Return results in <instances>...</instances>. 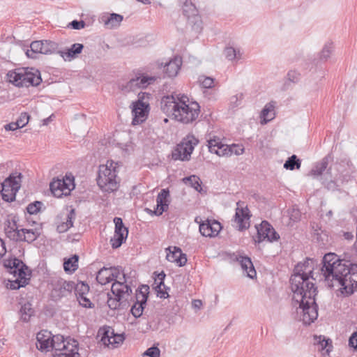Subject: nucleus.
Here are the masks:
<instances>
[{
	"instance_id": "obj_5",
	"label": "nucleus",
	"mask_w": 357,
	"mask_h": 357,
	"mask_svg": "<svg viewBox=\"0 0 357 357\" xmlns=\"http://www.w3.org/2000/svg\"><path fill=\"white\" fill-rule=\"evenodd\" d=\"M10 83L18 87L36 86L40 84V73L34 68H20L7 73Z\"/></svg>"
},
{
	"instance_id": "obj_13",
	"label": "nucleus",
	"mask_w": 357,
	"mask_h": 357,
	"mask_svg": "<svg viewBox=\"0 0 357 357\" xmlns=\"http://www.w3.org/2000/svg\"><path fill=\"white\" fill-rule=\"evenodd\" d=\"M199 140L193 135H188L183 142L178 145L175 153H173L174 160H180L182 161H188L190 155L198 144Z\"/></svg>"
},
{
	"instance_id": "obj_38",
	"label": "nucleus",
	"mask_w": 357,
	"mask_h": 357,
	"mask_svg": "<svg viewBox=\"0 0 357 357\" xmlns=\"http://www.w3.org/2000/svg\"><path fill=\"white\" fill-rule=\"evenodd\" d=\"M224 55L229 61L241 59V53L239 50H236L233 47H226L224 50Z\"/></svg>"
},
{
	"instance_id": "obj_61",
	"label": "nucleus",
	"mask_w": 357,
	"mask_h": 357,
	"mask_svg": "<svg viewBox=\"0 0 357 357\" xmlns=\"http://www.w3.org/2000/svg\"><path fill=\"white\" fill-rule=\"evenodd\" d=\"M114 222L115 224V229H128L126 227L123 225V220L121 218L115 217L114 218Z\"/></svg>"
},
{
	"instance_id": "obj_26",
	"label": "nucleus",
	"mask_w": 357,
	"mask_h": 357,
	"mask_svg": "<svg viewBox=\"0 0 357 357\" xmlns=\"http://www.w3.org/2000/svg\"><path fill=\"white\" fill-rule=\"evenodd\" d=\"M128 234V229H114V235L110 239V243L114 249L119 248L126 240Z\"/></svg>"
},
{
	"instance_id": "obj_44",
	"label": "nucleus",
	"mask_w": 357,
	"mask_h": 357,
	"mask_svg": "<svg viewBox=\"0 0 357 357\" xmlns=\"http://www.w3.org/2000/svg\"><path fill=\"white\" fill-rule=\"evenodd\" d=\"M137 79H138V88L139 89L146 88L155 80V77L144 75L137 77Z\"/></svg>"
},
{
	"instance_id": "obj_25",
	"label": "nucleus",
	"mask_w": 357,
	"mask_h": 357,
	"mask_svg": "<svg viewBox=\"0 0 357 357\" xmlns=\"http://www.w3.org/2000/svg\"><path fill=\"white\" fill-rule=\"evenodd\" d=\"M237 261L240 263L243 271L246 272L248 278L253 279L256 277L257 273L250 257L239 256L237 257Z\"/></svg>"
},
{
	"instance_id": "obj_24",
	"label": "nucleus",
	"mask_w": 357,
	"mask_h": 357,
	"mask_svg": "<svg viewBox=\"0 0 357 357\" xmlns=\"http://www.w3.org/2000/svg\"><path fill=\"white\" fill-rule=\"evenodd\" d=\"M84 48V45L80 43H74L66 51H58V54L65 60L71 61L77 57Z\"/></svg>"
},
{
	"instance_id": "obj_54",
	"label": "nucleus",
	"mask_w": 357,
	"mask_h": 357,
	"mask_svg": "<svg viewBox=\"0 0 357 357\" xmlns=\"http://www.w3.org/2000/svg\"><path fill=\"white\" fill-rule=\"evenodd\" d=\"M24 234H25L24 241H26L28 243H31V242L34 241L37 238V236H38V234H36L32 229H24Z\"/></svg>"
},
{
	"instance_id": "obj_51",
	"label": "nucleus",
	"mask_w": 357,
	"mask_h": 357,
	"mask_svg": "<svg viewBox=\"0 0 357 357\" xmlns=\"http://www.w3.org/2000/svg\"><path fill=\"white\" fill-rule=\"evenodd\" d=\"M202 87L205 89H211L213 86L214 79L211 77L200 76L199 78Z\"/></svg>"
},
{
	"instance_id": "obj_11",
	"label": "nucleus",
	"mask_w": 357,
	"mask_h": 357,
	"mask_svg": "<svg viewBox=\"0 0 357 357\" xmlns=\"http://www.w3.org/2000/svg\"><path fill=\"white\" fill-rule=\"evenodd\" d=\"M74 188V177L68 175L62 179L54 178L50 184L52 193L57 198H61L63 195H68Z\"/></svg>"
},
{
	"instance_id": "obj_7",
	"label": "nucleus",
	"mask_w": 357,
	"mask_h": 357,
	"mask_svg": "<svg viewBox=\"0 0 357 357\" xmlns=\"http://www.w3.org/2000/svg\"><path fill=\"white\" fill-rule=\"evenodd\" d=\"M97 183L102 191L108 193L117 190L119 181L117 179L116 163L107 161L106 165L100 166Z\"/></svg>"
},
{
	"instance_id": "obj_39",
	"label": "nucleus",
	"mask_w": 357,
	"mask_h": 357,
	"mask_svg": "<svg viewBox=\"0 0 357 357\" xmlns=\"http://www.w3.org/2000/svg\"><path fill=\"white\" fill-rule=\"evenodd\" d=\"M109 268H111V278H112V281L114 280V282H116V280L123 282V275H126L123 273V271L121 266H111ZM125 279L126 280V275H125Z\"/></svg>"
},
{
	"instance_id": "obj_10",
	"label": "nucleus",
	"mask_w": 357,
	"mask_h": 357,
	"mask_svg": "<svg viewBox=\"0 0 357 357\" xmlns=\"http://www.w3.org/2000/svg\"><path fill=\"white\" fill-rule=\"evenodd\" d=\"M21 178L20 173L16 176L10 175L1 183V194L5 202H12L15 199L16 193L21 187Z\"/></svg>"
},
{
	"instance_id": "obj_43",
	"label": "nucleus",
	"mask_w": 357,
	"mask_h": 357,
	"mask_svg": "<svg viewBox=\"0 0 357 357\" xmlns=\"http://www.w3.org/2000/svg\"><path fill=\"white\" fill-rule=\"evenodd\" d=\"M158 280H160L159 283L156 284L155 289L158 292V296H159L160 298H166L168 296V294L166 291H164L161 287L164 286V279L165 278V274L164 272H161L160 274L158 275Z\"/></svg>"
},
{
	"instance_id": "obj_23",
	"label": "nucleus",
	"mask_w": 357,
	"mask_h": 357,
	"mask_svg": "<svg viewBox=\"0 0 357 357\" xmlns=\"http://www.w3.org/2000/svg\"><path fill=\"white\" fill-rule=\"evenodd\" d=\"M182 64L181 58L175 56L164 65L163 63L158 64L160 68H163V72L168 77H175L181 68Z\"/></svg>"
},
{
	"instance_id": "obj_19",
	"label": "nucleus",
	"mask_w": 357,
	"mask_h": 357,
	"mask_svg": "<svg viewBox=\"0 0 357 357\" xmlns=\"http://www.w3.org/2000/svg\"><path fill=\"white\" fill-rule=\"evenodd\" d=\"M221 229L220 223L215 220H206L199 225V231L202 236L206 237H215Z\"/></svg>"
},
{
	"instance_id": "obj_52",
	"label": "nucleus",
	"mask_w": 357,
	"mask_h": 357,
	"mask_svg": "<svg viewBox=\"0 0 357 357\" xmlns=\"http://www.w3.org/2000/svg\"><path fill=\"white\" fill-rule=\"evenodd\" d=\"M77 300L79 302V305L85 308L94 307V304L90 301V299L86 296V295L77 296Z\"/></svg>"
},
{
	"instance_id": "obj_28",
	"label": "nucleus",
	"mask_w": 357,
	"mask_h": 357,
	"mask_svg": "<svg viewBox=\"0 0 357 357\" xmlns=\"http://www.w3.org/2000/svg\"><path fill=\"white\" fill-rule=\"evenodd\" d=\"M314 344L317 347V350L323 353V355H329L331 350V344H329L330 340H326L324 336H314Z\"/></svg>"
},
{
	"instance_id": "obj_35",
	"label": "nucleus",
	"mask_w": 357,
	"mask_h": 357,
	"mask_svg": "<svg viewBox=\"0 0 357 357\" xmlns=\"http://www.w3.org/2000/svg\"><path fill=\"white\" fill-rule=\"evenodd\" d=\"M301 166V161L296 155L289 157L284 164V168L289 170L299 169Z\"/></svg>"
},
{
	"instance_id": "obj_15",
	"label": "nucleus",
	"mask_w": 357,
	"mask_h": 357,
	"mask_svg": "<svg viewBox=\"0 0 357 357\" xmlns=\"http://www.w3.org/2000/svg\"><path fill=\"white\" fill-rule=\"evenodd\" d=\"M257 237L254 238L255 243H260L265 239L269 242L276 241L280 238V235L275 231L273 226L267 221L264 220L256 227Z\"/></svg>"
},
{
	"instance_id": "obj_30",
	"label": "nucleus",
	"mask_w": 357,
	"mask_h": 357,
	"mask_svg": "<svg viewBox=\"0 0 357 357\" xmlns=\"http://www.w3.org/2000/svg\"><path fill=\"white\" fill-rule=\"evenodd\" d=\"M274 105L271 102L264 106L260 114L261 124H266L274 118Z\"/></svg>"
},
{
	"instance_id": "obj_63",
	"label": "nucleus",
	"mask_w": 357,
	"mask_h": 357,
	"mask_svg": "<svg viewBox=\"0 0 357 357\" xmlns=\"http://www.w3.org/2000/svg\"><path fill=\"white\" fill-rule=\"evenodd\" d=\"M6 130H15L17 128H20L19 125H17V122H13L8 124H6L4 126Z\"/></svg>"
},
{
	"instance_id": "obj_50",
	"label": "nucleus",
	"mask_w": 357,
	"mask_h": 357,
	"mask_svg": "<svg viewBox=\"0 0 357 357\" xmlns=\"http://www.w3.org/2000/svg\"><path fill=\"white\" fill-rule=\"evenodd\" d=\"M138 88V79L137 77L135 78H132L129 82L126 83V84L123 86V90L126 92L128 91H134Z\"/></svg>"
},
{
	"instance_id": "obj_18",
	"label": "nucleus",
	"mask_w": 357,
	"mask_h": 357,
	"mask_svg": "<svg viewBox=\"0 0 357 357\" xmlns=\"http://www.w3.org/2000/svg\"><path fill=\"white\" fill-rule=\"evenodd\" d=\"M149 104L143 102L141 97L139 96L138 100L132 104V124L136 125L145 121L149 112Z\"/></svg>"
},
{
	"instance_id": "obj_62",
	"label": "nucleus",
	"mask_w": 357,
	"mask_h": 357,
	"mask_svg": "<svg viewBox=\"0 0 357 357\" xmlns=\"http://www.w3.org/2000/svg\"><path fill=\"white\" fill-rule=\"evenodd\" d=\"M69 226H67L66 224H65L64 222H62L61 223H59L58 225H57V227H56V230L59 233H63V232H66L67 231L68 229H69Z\"/></svg>"
},
{
	"instance_id": "obj_53",
	"label": "nucleus",
	"mask_w": 357,
	"mask_h": 357,
	"mask_svg": "<svg viewBox=\"0 0 357 357\" xmlns=\"http://www.w3.org/2000/svg\"><path fill=\"white\" fill-rule=\"evenodd\" d=\"M160 355V350L156 346H153L147 349L143 354V356L149 357H159Z\"/></svg>"
},
{
	"instance_id": "obj_59",
	"label": "nucleus",
	"mask_w": 357,
	"mask_h": 357,
	"mask_svg": "<svg viewBox=\"0 0 357 357\" xmlns=\"http://www.w3.org/2000/svg\"><path fill=\"white\" fill-rule=\"evenodd\" d=\"M288 79L291 82H297L300 79V73L296 70H290L287 74Z\"/></svg>"
},
{
	"instance_id": "obj_6",
	"label": "nucleus",
	"mask_w": 357,
	"mask_h": 357,
	"mask_svg": "<svg viewBox=\"0 0 357 357\" xmlns=\"http://www.w3.org/2000/svg\"><path fill=\"white\" fill-rule=\"evenodd\" d=\"M124 281H118L113 282L111 288V292L113 294L114 297H112L109 294H107V305L111 310H117L120 307L126 308L130 305L129 298L132 294V289L127 283V280L125 279V275H123Z\"/></svg>"
},
{
	"instance_id": "obj_47",
	"label": "nucleus",
	"mask_w": 357,
	"mask_h": 357,
	"mask_svg": "<svg viewBox=\"0 0 357 357\" xmlns=\"http://www.w3.org/2000/svg\"><path fill=\"white\" fill-rule=\"evenodd\" d=\"M22 264V261L14 257L12 259H6L3 260V266L7 269V271L10 273L12 268H13L14 266H17L16 264Z\"/></svg>"
},
{
	"instance_id": "obj_55",
	"label": "nucleus",
	"mask_w": 357,
	"mask_h": 357,
	"mask_svg": "<svg viewBox=\"0 0 357 357\" xmlns=\"http://www.w3.org/2000/svg\"><path fill=\"white\" fill-rule=\"evenodd\" d=\"M76 214L75 209L72 208L67 214L66 218H65V224L67 226H69V228L73 226V220L75 219Z\"/></svg>"
},
{
	"instance_id": "obj_46",
	"label": "nucleus",
	"mask_w": 357,
	"mask_h": 357,
	"mask_svg": "<svg viewBox=\"0 0 357 357\" xmlns=\"http://www.w3.org/2000/svg\"><path fill=\"white\" fill-rule=\"evenodd\" d=\"M43 203L40 201H35L32 203H30L26 206V211L30 215L37 214L40 211L41 207L43 206Z\"/></svg>"
},
{
	"instance_id": "obj_16",
	"label": "nucleus",
	"mask_w": 357,
	"mask_h": 357,
	"mask_svg": "<svg viewBox=\"0 0 357 357\" xmlns=\"http://www.w3.org/2000/svg\"><path fill=\"white\" fill-rule=\"evenodd\" d=\"M57 357H80L78 353V342L75 339L65 338L63 336L61 346L56 347Z\"/></svg>"
},
{
	"instance_id": "obj_33",
	"label": "nucleus",
	"mask_w": 357,
	"mask_h": 357,
	"mask_svg": "<svg viewBox=\"0 0 357 357\" xmlns=\"http://www.w3.org/2000/svg\"><path fill=\"white\" fill-rule=\"evenodd\" d=\"M79 257L74 255L70 258L65 259L63 263V269L66 273H73L78 268Z\"/></svg>"
},
{
	"instance_id": "obj_17",
	"label": "nucleus",
	"mask_w": 357,
	"mask_h": 357,
	"mask_svg": "<svg viewBox=\"0 0 357 357\" xmlns=\"http://www.w3.org/2000/svg\"><path fill=\"white\" fill-rule=\"evenodd\" d=\"M98 334L101 335L100 341L104 345L111 348L119 347L123 342L125 337L123 334L114 333V330L110 327L100 329Z\"/></svg>"
},
{
	"instance_id": "obj_29",
	"label": "nucleus",
	"mask_w": 357,
	"mask_h": 357,
	"mask_svg": "<svg viewBox=\"0 0 357 357\" xmlns=\"http://www.w3.org/2000/svg\"><path fill=\"white\" fill-rule=\"evenodd\" d=\"M333 160L331 154H328L322 160L317 163L314 168L310 171V174L314 176H321L323 172L326 169L329 160Z\"/></svg>"
},
{
	"instance_id": "obj_36",
	"label": "nucleus",
	"mask_w": 357,
	"mask_h": 357,
	"mask_svg": "<svg viewBox=\"0 0 357 357\" xmlns=\"http://www.w3.org/2000/svg\"><path fill=\"white\" fill-rule=\"evenodd\" d=\"M184 183L190 185L197 192H201L202 186H201V181L200 178L196 175H191L188 177H185L183 179Z\"/></svg>"
},
{
	"instance_id": "obj_41",
	"label": "nucleus",
	"mask_w": 357,
	"mask_h": 357,
	"mask_svg": "<svg viewBox=\"0 0 357 357\" xmlns=\"http://www.w3.org/2000/svg\"><path fill=\"white\" fill-rule=\"evenodd\" d=\"M73 290H75L76 297L87 295L89 292V286L84 282H79L77 284L75 283Z\"/></svg>"
},
{
	"instance_id": "obj_20",
	"label": "nucleus",
	"mask_w": 357,
	"mask_h": 357,
	"mask_svg": "<svg viewBox=\"0 0 357 357\" xmlns=\"http://www.w3.org/2000/svg\"><path fill=\"white\" fill-rule=\"evenodd\" d=\"M169 190L167 188L162 189L156 197V208L154 211L146 208L149 213H154L155 215H160L168 209Z\"/></svg>"
},
{
	"instance_id": "obj_56",
	"label": "nucleus",
	"mask_w": 357,
	"mask_h": 357,
	"mask_svg": "<svg viewBox=\"0 0 357 357\" xmlns=\"http://www.w3.org/2000/svg\"><path fill=\"white\" fill-rule=\"evenodd\" d=\"M25 234L24 229H18L15 232L11 235L10 240L18 241H24L25 239Z\"/></svg>"
},
{
	"instance_id": "obj_31",
	"label": "nucleus",
	"mask_w": 357,
	"mask_h": 357,
	"mask_svg": "<svg viewBox=\"0 0 357 357\" xmlns=\"http://www.w3.org/2000/svg\"><path fill=\"white\" fill-rule=\"evenodd\" d=\"M111 268L103 267L100 268L96 275L97 282L101 285H105L112 281L110 275Z\"/></svg>"
},
{
	"instance_id": "obj_58",
	"label": "nucleus",
	"mask_w": 357,
	"mask_h": 357,
	"mask_svg": "<svg viewBox=\"0 0 357 357\" xmlns=\"http://www.w3.org/2000/svg\"><path fill=\"white\" fill-rule=\"evenodd\" d=\"M86 26V23L83 20H73L69 24L68 26H70L71 29H75V30H79L83 28H84Z\"/></svg>"
},
{
	"instance_id": "obj_49",
	"label": "nucleus",
	"mask_w": 357,
	"mask_h": 357,
	"mask_svg": "<svg viewBox=\"0 0 357 357\" xmlns=\"http://www.w3.org/2000/svg\"><path fill=\"white\" fill-rule=\"evenodd\" d=\"M29 278L20 279L17 278L14 281L10 282V288L11 289H18L20 287H23L28 284Z\"/></svg>"
},
{
	"instance_id": "obj_4",
	"label": "nucleus",
	"mask_w": 357,
	"mask_h": 357,
	"mask_svg": "<svg viewBox=\"0 0 357 357\" xmlns=\"http://www.w3.org/2000/svg\"><path fill=\"white\" fill-rule=\"evenodd\" d=\"M310 278L315 280L313 276L312 261L307 259L303 262L298 263L294 269V274L290 278L292 291H301L310 289L314 284L310 281Z\"/></svg>"
},
{
	"instance_id": "obj_37",
	"label": "nucleus",
	"mask_w": 357,
	"mask_h": 357,
	"mask_svg": "<svg viewBox=\"0 0 357 357\" xmlns=\"http://www.w3.org/2000/svg\"><path fill=\"white\" fill-rule=\"evenodd\" d=\"M43 47L42 54H52L55 52L58 53V44L51 40H42Z\"/></svg>"
},
{
	"instance_id": "obj_1",
	"label": "nucleus",
	"mask_w": 357,
	"mask_h": 357,
	"mask_svg": "<svg viewBox=\"0 0 357 357\" xmlns=\"http://www.w3.org/2000/svg\"><path fill=\"white\" fill-rule=\"evenodd\" d=\"M322 264L321 274L328 287H337L348 296L357 289V264L342 260L333 252L324 256Z\"/></svg>"
},
{
	"instance_id": "obj_27",
	"label": "nucleus",
	"mask_w": 357,
	"mask_h": 357,
	"mask_svg": "<svg viewBox=\"0 0 357 357\" xmlns=\"http://www.w3.org/2000/svg\"><path fill=\"white\" fill-rule=\"evenodd\" d=\"M101 20L107 28L112 29L120 24L123 20V16L119 14L112 13L109 15L102 16Z\"/></svg>"
},
{
	"instance_id": "obj_40",
	"label": "nucleus",
	"mask_w": 357,
	"mask_h": 357,
	"mask_svg": "<svg viewBox=\"0 0 357 357\" xmlns=\"http://www.w3.org/2000/svg\"><path fill=\"white\" fill-rule=\"evenodd\" d=\"M19 229V227L17 225V222L15 220V218H13L11 220H8L5 223V233L8 238H10L11 235L13 236V234L15 232Z\"/></svg>"
},
{
	"instance_id": "obj_57",
	"label": "nucleus",
	"mask_w": 357,
	"mask_h": 357,
	"mask_svg": "<svg viewBox=\"0 0 357 357\" xmlns=\"http://www.w3.org/2000/svg\"><path fill=\"white\" fill-rule=\"evenodd\" d=\"M29 119V115L27 113H22L16 122L20 128H22L28 123Z\"/></svg>"
},
{
	"instance_id": "obj_45",
	"label": "nucleus",
	"mask_w": 357,
	"mask_h": 357,
	"mask_svg": "<svg viewBox=\"0 0 357 357\" xmlns=\"http://www.w3.org/2000/svg\"><path fill=\"white\" fill-rule=\"evenodd\" d=\"M333 52V44L327 43L323 47L319 54V59L321 61H326L331 56Z\"/></svg>"
},
{
	"instance_id": "obj_8",
	"label": "nucleus",
	"mask_w": 357,
	"mask_h": 357,
	"mask_svg": "<svg viewBox=\"0 0 357 357\" xmlns=\"http://www.w3.org/2000/svg\"><path fill=\"white\" fill-rule=\"evenodd\" d=\"M207 146L211 153L219 156L239 155L243 153L244 149L242 145L233 144L230 146L224 144L219 137H214L207 140Z\"/></svg>"
},
{
	"instance_id": "obj_2",
	"label": "nucleus",
	"mask_w": 357,
	"mask_h": 357,
	"mask_svg": "<svg viewBox=\"0 0 357 357\" xmlns=\"http://www.w3.org/2000/svg\"><path fill=\"white\" fill-rule=\"evenodd\" d=\"M188 102L189 99L185 95L166 96L161 100L160 108L167 116L188 124L195 121L200 112L197 102L187 103Z\"/></svg>"
},
{
	"instance_id": "obj_22",
	"label": "nucleus",
	"mask_w": 357,
	"mask_h": 357,
	"mask_svg": "<svg viewBox=\"0 0 357 357\" xmlns=\"http://www.w3.org/2000/svg\"><path fill=\"white\" fill-rule=\"evenodd\" d=\"M166 259L171 262H174L179 267L183 266L187 262L186 255L182 252L180 248L174 246L166 249Z\"/></svg>"
},
{
	"instance_id": "obj_14",
	"label": "nucleus",
	"mask_w": 357,
	"mask_h": 357,
	"mask_svg": "<svg viewBox=\"0 0 357 357\" xmlns=\"http://www.w3.org/2000/svg\"><path fill=\"white\" fill-rule=\"evenodd\" d=\"M149 294V287L146 284L142 285L136 290L135 303L132 306L130 312L135 318L142 315L143 310L146 304Z\"/></svg>"
},
{
	"instance_id": "obj_32",
	"label": "nucleus",
	"mask_w": 357,
	"mask_h": 357,
	"mask_svg": "<svg viewBox=\"0 0 357 357\" xmlns=\"http://www.w3.org/2000/svg\"><path fill=\"white\" fill-rule=\"evenodd\" d=\"M13 268L11 269L10 273L13 274L15 277L19 278L20 279L28 278L27 276L30 275L29 273L28 266L22 261L21 264H16Z\"/></svg>"
},
{
	"instance_id": "obj_48",
	"label": "nucleus",
	"mask_w": 357,
	"mask_h": 357,
	"mask_svg": "<svg viewBox=\"0 0 357 357\" xmlns=\"http://www.w3.org/2000/svg\"><path fill=\"white\" fill-rule=\"evenodd\" d=\"M243 99V93H239L231 96L229 100V107L231 109L238 107L241 104Z\"/></svg>"
},
{
	"instance_id": "obj_12",
	"label": "nucleus",
	"mask_w": 357,
	"mask_h": 357,
	"mask_svg": "<svg viewBox=\"0 0 357 357\" xmlns=\"http://www.w3.org/2000/svg\"><path fill=\"white\" fill-rule=\"evenodd\" d=\"M52 286L50 296L54 301H58L62 298L70 295L75 288V282L58 278L52 280Z\"/></svg>"
},
{
	"instance_id": "obj_42",
	"label": "nucleus",
	"mask_w": 357,
	"mask_h": 357,
	"mask_svg": "<svg viewBox=\"0 0 357 357\" xmlns=\"http://www.w3.org/2000/svg\"><path fill=\"white\" fill-rule=\"evenodd\" d=\"M20 312L22 314V319L26 322L29 320L31 316L33 313V310L31 307V305L29 303H24L20 309Z\"/></svg>"
},
{
	"instance_id": "obj_64",
	"label": "nucleus",
	"mask_w": 357,
	"mask_h": 357,
	"mask_svg": "<svg viewBox=\"0 0 357 357\" xmlns=\"http://www.w3.org/2000/svg\"><path fill=\"white\" fill-rule=\"evenodd\" d=\"M192 304L194 308L200 309L202 305V302L201 300H194Z\"/></svg>"
},
{
	"instance_id": "obj_21",
	"label": "nucleus",
	"mask_w": 357,
	"mask_h": 357,
	"mask_svg": "<svg viewBox=\"0 0 357 357\" xmlns=\"http://www.w3.org/2000/svg\"><path fill=\"white\" fill-rule=\"evenodd\" d=\"M250 218V211L247 206L236 208L234 222H236L239 231H243L249 227Z\"/></svg>"
},
{
	"instance_id": "obj_60",
	"label": "nucleus",
	"mask_w": 357,
	"mask_h": 357,
	"mask_svg": "<svg viewBox=\"0 0 357 357\" xmlns=\"http://www.w3.org/2000/svg\"><path fill=\"white\" fill-rule=\"evenodd\" d=\"M349 344L357 350V331L354 332L349 337Z\"/></svg>"
},
{
	"instance_id": "obj_34",
	"label": "nucleus",
	"mask_w": 357,
	"mask_h": 357,
	"mask_svg": "<svg viewBox=\"0 0 357 357\" xmlns=\"http://www.w3.org/2000/svg\"><path fill=\"white\" fill-rule=\"evenodd\" d=\"M43 43L42 40H36L31 43L30 50H27L26 54L29 58H36V54H42Z\"/></svg>"
},
{
	"instance_id": "obj_9",
	"label": "nucleus",
	"mask_w": 357,
	"mask_h": 357,
	"mask_svg": "<svg viewBox=\"0 0 357 357\" xmlns=\"http://www.w3.org/2000/svg\"><path fill=\"white\" fill-rule=\"evenodd\" d=\"M63 335H53L50 331L43 330L36 335V347L41 351H50L55 350L56 347L61 346Z\"/></svg>"
},
{
	"instance_id": "obj_3",
	"label": "nucleus",
	"mask_w": 357,
	"mask_h": 357,
	"mask_svg": "<svg viewBox=\"0 0 357 357\" xmlns=\"http://www.w3.org/2000/svg\"><path fill=\"white\" fill-rule=\"evenodd\" d=\"M295 296L300 297L299 310L302 314L301 320L305 325H310L313 323L318 317V305L315 301L317 295V287L312 284L310 289L301 291H292Z\"/></svg>"
}]
</instances>
